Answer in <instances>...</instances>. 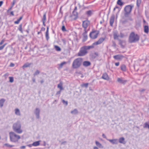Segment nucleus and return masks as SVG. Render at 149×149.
<instances>
[{
	"mask_svg": "<svg viewBox=\"0 0 149 149\" xmlns=\"http://www.w3.org/2000/svg\"><path fill=\"white\" fill-rule=\"evenodd\" d=\"M112 46L114 47H116V44L115 43V42H114V41H113V45Z\"/></svg>",
	"mask_w": 149,
	"mask_h": 149,
	"instance_id": "09e8293b",
	"label": "nucleus"
},
{
	"mask_svg": "<svg viewBox=\"0 0 149 149\" xmlns=\"http://www.w3.org/2000/svg\"><path fill=\"white\" fill-rule=\"evenodd\" d=\"M25 148V146H22L20 147L21 149H24Z\"/></svg>",
	"mask_w": 149,
	"mask_h": 149,
	"instance_id": "0e129e2a",
	"label": "nucleus"
},
{
	"mask_svg": "<svg viewBox=\"0 0 149 149\" xmlns=\"http://www.w3.org/2000/svg\"><path fill=\"white\" fill-rule=\"evenodd\" d=\"M95 45H93V44L91 46H85V48H86V50H89L91 49H93V48L94 47V46Z\"/></svg>",
	"mask_w": 149,
	"mask_h": 149,
	"instance_id": "cd10ccee",
	"label": "nucleus"
},
{
	"mask_svg": "<svg viewBox=\"0 0 149 149\" xmlns=\"http://www.w3.org/2000/svg\"><path fill=\"white\" fill-rule=\"evenodd\" d=\"M108 140L113 144H116L118 143V140L117 139H108Z\"/></svg>",
	"mask_w": 149,
	"mask_h": 149,
	"instance_id": "aec40b11",
	"label": "nucleus"
},
{
	"mask_svg": "<svg viewBox=\"0 0 149 149\" xmlns=\"http://www.w3.org/2000/svg\"><path fill=\"white\" fill-rule=\"evenodd\" d=\"M46 13H45L44 14L43 18L42 19V21L46 22Z\"/></svg>",
	"mask_w": 149,
	"mask_h": 149,
	"instance_id": "4c0bfd02",
	"label": "nucleus"
},
{
	"mask_svg": "<svg viewBox=\"0 0 149 149\" xmlns=\"http://www.w3.org/2000/svg\"><path fill=\"white\" fill-rule=\"evenodd\" d=\"M84 32L82 34L83 36V41L84 42L87 39L88 36L87 35V33L88 31H84Z\"/></svg>",
	"mask_w": 149,
	"mask_h": 149,
	"instance_id": "f8f14e48",
	"label": "nucleus"
},
{
	"mask_svg": "<svg viewBox=\"0 0 149 149\" xmlns=\"http://www.w3.org/2000/svg\"><path fill=\"white\" fill-rule=\"evenodd\" d=\"M62 31H66L65 28V27L64 26H62Z\"/></svg>",
	"mask_w": 149,
	"mask_h": 149,
	"instance_id": "49530a36",
	"label": "nucleus"
},
{
	"mask_svg": "<svg viewBox=\"0 0 149 149\" xmlns=\"http://www.w3.org/2000/svg\"><path fill=\"white\" fill-rule=\"evenodd\" d=\"M9 136L10 141L12 142H16L21 138L19 135H17L13 132L9 133Z\"/></svg>",
	"mask_w": 149,
	"mask_h": 149,
	"instance_id": "7ed1b4c3",
	"label": "nucleus"
},
{
	"mask_svg": "<svg viewBox=\"0 0 149 149\" xmlns=\"http://www.w3.org/2000/svg\"><path fill=\"white\" fill-rule=\"evenodd\" d=\"M22 24H20L18 28V30H19L21 33H23L22 29Z\"/></svg>",
	"mask_w": 149,
	"mask_h": 149,
	"instance_id": "c9c22d12",
	"label": "nucleus"
},
{
	"mask_svg": "<svg viewBox=\"0 0 149 149\" xmlns=\"http://www.w3.org/2000/svg\"><path fill=\"white\" fill-rule=\"evenodd\" d=\"M62 102L63 103V104H65L66 106H67L68 104V101H66L65 100H62Z\"/></svg>",
	"mask_w": 149,
	"mask_h": 149,
	"instance_id": "79ce46f5",
	"label": "nucleus"
},
{
	"mask_svg": "<svg viewBox=\"0 0 149 149\" xmlns=\"http://www.w3.org/2000/svg\"><path fill=\"white\" fill-rule=\"evenodd\" d=\"M14 66H15V64L13 63H10V67H13Z\"/></svg>",
	"mask_w": 149,
	"mask_h": 149,
	"instance_id": "864d4df0",
	"label": "nucleus"
},
{
	"mask_svg": "<svg viewBox=\"0 0 149 149\" xmlns=\"http://www.w3.org/2000/svg\"><path fill=\"white\" fill-rule=\"evenodd\" d=\"M22 17L21 16L20 17V18H19V19H18V20L20 21L22 19Z\"/></svg>",
	"mask_w": 149,
	"mask_h": 149,
	"instance_id": "338daca9",
	"label": "nucleus"
},
{
	"mask_svg": "<svg viewBox=\"0 0 149 149\" xmlns=\"http://www.w3.org/2000/svg\"><path fill=\"white\" fill-rule=\"evenodd\" d=\"M3 2L2 1H0V7H1L2 5Z\"/></svg>",
	"mask_w": 149,
	"mask_h": 149,
	"instance_id": "13d9d810",
	"label": "nucleus"
},
{
	"mask_svg": "<svg viewBox=\"0 0 149 149\" xmlns=\"http://www.w3.org/2000/svg\"><path fill=\"white\" fill-rule=\"evenodd\" d=\"M77 10V7L75 6V8L72 12V15L70 16L71 17L74 16V17L73 18L74 20H76L78 17V13L76 11Z\"/></svg>",
	"mask_w": 149,
	"mask_h": 149,
	"instance_id": "1a4fd4ad",
	"label": "nucleus"
},
{
	"mask_svg": "<svg viewBox=\"0 0 149 149\" xmlns=\"http://www.w3.org/2000/svg\"><path fill=\"white\" fill-rule=\"evenodd\" d=\"M40 110L39 108H36L34 111L36 117L37 118L39 119L40 118Z\"/></svg>",
	"mask_w": 149,
	"mask_h": 149,
	"instance_id": "9b49d317",
	"label": "nucleus"
},
{
	"mask_svg": "<svg viewBox=\"0 0 149 149\" xmlns=\"http://www.w3.org/2000/svg\"><path fill=\"white\" fill-rule=\"evenodd\" d=\"M117 81L119 83L123 84H125L127 82L126 80H123L122 78H118Z\"/></svg>",
	"mask_w": 149,
	"mask_h": 149,
	"instance_id": "4468645a",
	"label": "nucleus"
},
{
	"mask_svg": "<svg viewBox=\"0 0 149 149\" xmlns=\"http://www.w3.org/2000/svg\"><path fill=\"white\" fill-rule=\"evenodd\" d=\"M32 81L33 82L35 83L36 82V79L34 78L32 79Z\"/></svg>",
	"mask_w": 149,
	"mask_h": 149,
	"instance_id": "69168bd1",
	"label": "nucleus"
},
{
	"mask_svg": "<svg viewBox=\"0 0 149 149\" xmlns=\"http://www.w3.org/2000/svg\"><path fill=\"white\" fill-rule=\"evenodd\" d=\"M119 44L121 46V47H124L125 45V41L124 40H121L120 39H118Z\"/></svg>",
	"mask_w": 149,
	"mask_h": 149,
	"instance_id": "ddd939ff",
	"label": "nucleus"
},
{
	"mask_svg": "<svg viewBox=\"0 0 149 149\" xmlns=\"http://www.w3.org/2000/svg\"><path fill=\"white\" fill-rule=\"evenodd\" d=\"M95 144L96 146H98L100 148H103V146L99 142L96 141H95Z\"/></svg>",
	"mask_w": 149,
	"mask_h": 149,
	"instance_id": "a878e982",
	"label": "nucleus"
},
{
	"mask_svg": "<svg viewBox=\"0 0 149 149\" xmlns=\"http://www.w3.org/2000/svg\"><path fill=\"white\" fill-rule=\"evenodd\" d=\"M19 21L18 19L17 21H15L14 22V23L15 24H18L19 22Z\"/></svg>",
	"mask_w": 149,
	"mask_h": 149,
	"instance_id": "603ef678",
	"label": "nucleus"
},
{
	"mask_svg": "<svg viewBox=\"0 0 149 149\" xmlns=\"http://www.w3.org/2000/svg\"><path fill=\"white\" fill-rule=\"evenodd\" d=\"M4 48V46H1L0 47V50L3 49Z\"/></svg>",
	"mask_w": 149,
	"mask_h": 149,
	"instance_id": "052dcab7",
	"label": "nucleus"
},
{
	"mask_svg": "<svg viewBox=\"0 0 149 149\" xmlns=\"http://www.w3.org/2000/svg\"><path fill=\"white\" fill-rule=\"evenodd\" d=\"M134 7L133 5H128L126 6L124 8V11L125 12L124 15L125 17H128L127 20L132 21V19L130 17H129L133 8Z\"/></svg>",
	"mask_w": 149,
	"mask_h": 149,
	"instance_id": "f257e3e1",
	"label": "nucleus"
},
{
	"mask_svg": "<svg viewBox=\"0 0 149 149\" xmlns=\"http://www.w3.org/2000/svg\"><path fill=\"white\" fill-rule=\"evenodd\" d=\"M102 137L104 138H106V136L104 134H102Z\"/></svg>",
	"mask_w": 149,
	"mask_h": 149,
	"instance_id": "bf43d9fd",
	"label": "nucleus"
},
{
	"mask_svg": "<svg viewBox=\"0 0 149 149\" xmlns=\"http://www.w3.org/2000/svg\"><path fill=\"white\" fill-rule=\"evenodd\" d=\"M88 83H86L82 84L81 86L82 87H85L86 88H87L88 87Z\"/></svg>",
	"mask_w": 149,
	"mask_h": 149,
	"instance_id": "58836bf2",
	"label": "nucleus"
},
{
	"mask_svg": "<svg viewBox=\"0 0 149 149\" xmlns=\"http://www.w3.org/2000/svg\"><path fill=\"white\" fill-rule=\"evenodd\" d=\"M139 39V36L134 32H132L129 37V42L130 43L135 42L138 41Z\"/></svg>",
	"mask_w": 149,
	"mask_h": 149,
	"instance_id": "f03ea898",
	"label": "nucleus"
},
{
	"mask_svg": "<svg viewBox=\"0 0 149 149\" xmlns=\"http://www.w3.org/2000/svg\"><path fill=\"white\" fill-rule=\"evenodd\" d=\"M143 127L144 128H148L149 129V125L147 123H146L144 124Z\"/></svg>",
	"mask_w": 149,
	"mask_h": 149,
	"instance_id": "37998d69",
	"label": "nucleus"
},
{
	"mask_svg": "<svg viewBox=\"0 0 149 149\" xmlns=\"http://www.w3.org/2000/svg\"><path fill=\"white\" fill-rule=\"evenodd\" d=\"M15 2V0H13L12 6H13Z\"/></svg>",
	"mask_w": 149,
	"mask_h": 149,
	"instance_id": "e2e57ef3",
	"label": "nucleus"
},
{
	"mask_svg": "<svg viewBox=\"0 0 149 149\" xmlns=\"http://www.w3.org/2000/svg\"><path fill=\"white\" fill-rule=\"evenodd\" d=\"M125 36L124 34L122 33H120V37L121 38H123Z\"/></svg>",
	"mask_w": 149,
	"mask_h": 149,
	"instance_id": "de8ad7c7",
	"label": "nucleus"
},
{
	"mask_svg": "<svg viewBox=\"0 0 149 149\" xmlns=\"http://www.w3.org/2000/svg\"><path fill=\"white\" fill-rule=\"evenodd\" d=\"M88 52L85 48V46L81 47L78 54V56H83L86 55Z\"/></svg>",
	"mask_w": 149,
	"mask_h": 149,
	"instance_id": "0eeeda50",
	"label": "nucleus"
},
{
	"mask_svg": "<svg viewBox=\"0 0 149 149\" xmlns=\"http://www.w3.org/2000/svg\"><path fill=\"white\" fill-rule=\"evenodd\" d=\"M86 14L88 16H90L92 14V12L91 10H89L86 12Z\"/></svg>",
	"mask_w": 149,
	"mask_h": 149,
	"instance_id": "c756f323",
	"label": "nucleus"
},
{
	"mask_svg": "<svg viewBox=\"0 0 149 149\" xmlns=\"http://www.w3.org/2000/svg\"><path fill=\"white\" fill-rule=\"evenodd\" d=\"M119 64H120V63H119V62L116 63H115V65L116 66H118L119 65Z\"/></svg>",
	"mask_w": 149,
	"mask_h": 149,
	"instance_id": "5fc2aeb1",
	"label": "nucleus"
},
{
	"mask_svg": "<svg viewBox=\"0 0 149 149\" xmlns=\"http://www.w3.org/2000/svg\"><path fill=\"white\" fill-rule=\"evenodd\" d=\"M13 128V130L17 133L21 134L22 132V130L21 129V125L19 122H17L14 123Z\"/></svg>",
	"mask_w": 149,
	"mask_h": 149,
	"instance_id": "39448f33",
	"label": "nucleus"
},
{
	"mask_svg": "<svg viewBox=\"0 0 149 149\" xmlns=\"http://www.w3.org/2000/svg\"><path fill=\"white\" fill-rule=\"evenodd\" d=\"M119 142L120 143L125 144V139L123 137H121L119 139Z\"/></svg>",
	"mask_w": 149,
	"mask_h": 149,
	"instance_id": "4be33fe9",
	"label": "nucleus"
},
{
	"mask_svg": "<svg viewBox=\"0 0 149 149\" xmlns=\"http://www.w3.org/2000/svg\"><path fill=\"white\" fill-rule=\"evenodd\" d=\"M31 65L30 63H25L22 66L23 68L30 66Z\"/></svg>",
	"mask_w": 149,
	"mask_h": 149,
	"instance_id": "e433bc0d",
	"label": "nucleus"
},
{
	"mask_svg": "<svg viewBox=\"0 0 149 149\" xmlns=\"http://www.w3.org/2000/svg\"><path fill=\"white\" fill-rule=\"evenodd\" d=\"M115 8L116 9L117 8L118 9V11L119 12L120 11V8L118 7V6H116V7H115Z\"/></svg>",
	"mask_w": 149,
	"mask_h": 149,
	"instance_id": "6e6d98bb",
	"label": "nucleus"
},
{
	"mask_svg": "<svg viewBox=\"0 0 149 149\" xmlns=\"http://www.w3.org/2000/svg\"><path fill=\"white\" fill-rule=\"evenodd\" d=\"M54 48L56 49V50L57 51L59 52L61 51V48L59 47L57 45H54Z\"/></svg>",
	"mask_w": 149,
	"mask_h": 149,
	"instance_id": "7c9ffc66",
	"label": "nucleus"
},
{
	"mask_svg": "<svg viewBox=\"0 0 149 149\" xmlns=\"http://www.w3.org/2000/svg\"><path fill=\"white\" fill-rule=\"evenodd\" d=\"M61 90L57 91L56 93V95H60L61 94Z\"/></svg>",
	"mask_w": 149,
	"mask_h": 149,
	"instance_id": "8fccbe9b",
	"label": "nucleus"
},
{
	"mask_svg": "<svg viewBox=\"0 0 149 149\" xmlns=\"http://www.w3.org/2000/svg\"><path fill=\"white\" fill-rule=\"evenodd\" d=\"M45 28L44 27H42L41 29V30L40 31H45Z\"/></svg>",
	"mask_w": 149,
	"mask_h": 149,
	"instance_id": "4d7b16f0",
	"label": "nucleus"
},
{
	"mask_svg": "<svg viewBox=\"0 0 149 149\" xmlns=\"http://www.w3.org/2000/svg\"><path fill=\"white\" fill-rule=\"evenodd\" d=\"M105 38H101L96 42L93 43V45H97L102 43L104 40Z\"/></svg>",
	"mask_w": 149,
	"mask_h": 149,
	"instance_id": "9d476101",
	"label": "nucleus"
},
{
	"mask_svg": "<svg viewBox=\"0 0 149 149\" xmlns=\"http://www.w3.org/2000/svg\"><path fill=\"white\" fill-rule=\"evenodd\" d=\"M117 3L118 5H119L120 6H122L123 5L124 3L121 1V0H118L117 1Z\"/></svg>",
	"mask_w": 149,
	"mask_h": 149,
	"instance_id": "473e14b6",
	"label": "nucleus"
},
{
	"mask_svg": "<svg viewBox=\"0 0 149 149\" xmlns=\"http://www.w3.org/2000/svg\"><path fill=\"white\" fill-rule=\"evenodd\" d=\"M71 113L74 114H76L78 113V111L77 109H75L71 111Z\"/></svg>",
	"mask_w": 149,
	"mask_h": 149,
	"instance_id": "2f4dec72",
	"label": "nucleus"
},
{
	"mask_svg": "<svg viewBox=\"0 0 149 149\" xmlns=\"http://www.w3.org/2000/svg\"><path fill=\"white\" fill-rule=\"evenodd\" d=\"M9 78L10 79L9 81L10 82L12 83L13 82L14 79L13 77H9Z\"/></svg>",
	"mask_w": 149,
	"mask_h": 149,
	"instance_id": "c03bdc74",
	"label": "nucleus"
},
{
	"mask_svg": "<svg viewBox=\"0 0 149 149\" xmlns=\"http://www.w3.org/2000/svg\"><path fill=\"white\" fill-rule=\"evenodd\" d=\"M15 114L18 116H20L21 114L19 109L17 108L15 110Z\"/></svg>",
	"mask_w": 149,
	"mask_h": 149,
	"instance_id": "c85d7f7f",
	"label": "nucleus"
},
{
	"mask_svg": "<svg viewBox=\"0 0 149 149\" xmlns=\"http://www.w3.org/2000/svg\"><path fill=\"white\" fill-rule=\"evenodd\" d=\"M120 68L121 70L125 72L126 71V65L124 64H123L121 65Z\"/></svg>",
	"mask_w": 149,
	"mask_h": 149,
	"instance_id": "412c9836",
	"label": "nucleus"
},
{
	"mask_svg": "<svg viewBox=\"0 0 149 149\" xmlns=\"http://www.w3.org/2000/svg\"><path fill=\"white\" fill-rule=\"evenodd\" d=\"M62 84L61 83H60L58 84L57 87L58 88H59L60 89V90L62 91L63 90V88L62 87Z\"/></svg>",
	"mask_w": 149,
	"mask_h": 149,
	"instance_id": "f704fd0d",
	"label": "nucleus"
},
{
	"mask_svg": "<svg viewBox=\"0 0 149 149\" xmlns=\"http://www.w3.org/2000/svg\"><path fill=\"white\" fill-rule=\"evenodd\" d=\"M115 19V16L114 15H112L111 16L110 19V24L111 26H112L113 23L114 22Z\"/></svg>",
	"mask_w": 149,
	"mask_h": 149,
	"instance_id": "dca6fc26",
	"label": "nucleus"
},
{
	"mask_svg": "<svg viewBox=\"0 0 149 149\" xmlns=\"http://www.w3.org/2000/svg\"><path fill=\"white\" fill-rule=\"evenodd\" d=\"M4 41H5V40H1V42H0V45H2L3 44V43H4Z\"/></svg>",
	"mask_w": 149,
	"mask_h": 149,
	"instance_id": "3c124183",
	"label": "nucleus"
},
{
	"mask_svg": "<svg viewBox=\"0 0 149 149\" xmlns=\"http://www.w3.org/2000/svg\"><path fill=\"white\" fill-rule=\"evenodd\" d=\"M10 14L13 16H14V13H13V11H11L10 12Z\"/></svg>",
	"mask_w": 149,
	"mask_h": 149,
	"instance_id": "774afa93",
	"label": "nucleus"
},
{
	"mask_svg": "<svg viewBox=\"0 0 149 149\" xmlns=\"http://www.w3.org/2000/svg\"><path fill=\"white\" fill-rule=\"evenodd\" d=\"M102 78L107 81H109L110 79L107 74L106 73H104L103 74Z\"/></svg>",
	"mask_w": 149,
	"mask_h": 149,
	"instance_id": "2eb2a0df",
	"label": "nucleus"
},
{
	"mask_svg": "<svg viewBox=\"0 0 149 149\" xmlns=\"http://www.w3.org/2000/svg\"><path fill=\"white\" fill-rule=\"evenodd\" d=\"M4 146H6L7 147L11 148L14 146V145H10L8 143H5L4 144Z\"/></svg>",
	"mask_w": 149,
	"mask_h": 149,
	"instance_id": "ea45409f",
	"label": "nucleus"
},
{
	"mask_svg": "<svg viewBox=\"0 0 149 149\" xmlns=\"http://www.w3.org/2000/svg\"><path fill=\"white\" fill-rule=\"evenodd\" d=\"M90 24V22L88 20H86L83 21L82 26L84 28V31H88L87 28Z\"/></svg>",
	"mask_w": 149,
	"mask_h": 149,
	"instance_id": "6e6552de",
	"label": "nucleus"
},
{
	"mask_svg": "<svg viewBox=\"0 0 149 149\" xmlns=\"http://www.w3.org/2000/svg\"><path fill=\"white\" fill-rule=\"evenodd\" d=\"M27 146L29 147H31L32 146H33V145H32V144H30L28 145H27Z\"/></svg>",
	"mask_w": 149,
	"mask_h": 149,
	"instance_id": "680f3d73",
	"label": "nucleus"
},
{
	"mask_svg": "<svg viewBox=\"0 0 149 149\" xmlns=\"http://www.w3.org/2000/svg\"><path fill=\"white\" fill-rule=\"evenodd\" d=\"M91 65V63L90 61H86L83 62V65L85 67H87L90 66Z\"/></svg>",
	"mask_w": 149,
	"mask_h": 149,
	"instance_id": "a211bd4d",
	"label": "nucleus"
},
{
	"mask_svg": "<svg viewBox=\"0 0 149 149\" xmlns=\"http://www.w3.org/2000/svg\"><path fill=\"white\" fill-rule=\"evenodd\" d=\"M49 26H47V31L45 33V37L46 38V40L47 41H48L49 39Z\"/></svg>",
	"mask_w": 149,
	"mask_h": 149,
	"instance_id": "6ab92c4d",
	"label": "nucleus"
},
{
	"mask_svg": "<svg viewBox=\"0 0 149 149\" xmlns=\"http://www.w3.org/2000/svg\"><path fill=\"white\" fill-rule=\"evenodd\" d=\"M66 63H67L66 62H65V61L61 63L60 64V67L61 68H62L63 65L66 64Z\"/></svg>",
	"mask_w": 149,
	"mask_h": 149,
	"instance_id": "a18cd8bd",
	"label": "nucleus"
},
{
	"mask_svg": "<svg viewBox=\"0 0 149 149\" xmlns=\"http://www.w3.org/2000/svg\"><path fill=\"white\" fill-rule=\"evenodd\" d=\"M113 38L114 39H118L119 36L117 33H114L113 34Z\"/></svg>",
	"mask_w": 149,
	"mask_h": 149,
	"instance_id": "72a5a7b5",
	"label": "nucleus"
},
{
	"mask_svg": "<svg viewBox=\"0 0 149 149\" xmlns=\"http://www.w3.org/2000/svg\"><path fill=\"white\" fill-rule=\"evenodd\" d=\"M40 141H35V142H34L32 143V145H33V146H38L40 145Z\"/></svg>",
	"mask_w": 149,
	"mask_h": 149,
	"instance_id": "bb28decb",
	"label": "nucleus"
},
{
	"mask_svg": "<svg viewBox=\"0 0 149 149\" xmlns=\"http://www.w3.org/2000/svg\"><path fill=\"white\" fill-rule=\"evenodd\" d=\"M144 32L146 33H148L149 32V27L148 26H144Z\"/></svg>",
	"mask_w": 149,
	"mask_h": 149,
	"instance_id": "5701e85b",
	"label": "nucleus"
},
{
	"mask_svg": "<svg viewBox=\"0 0 149 149\" xmlns=\"http://www.w3.org/2000/svg\"><path fill=\"white\" fill-rule=\"evenodd\" d=\"M5 101V99L3 98H2L0 100V107L1 108L3 106V103Z\"/></svg>",
	"mask_w": 149,
	"mask_h": 149,
	"instance_id": "b1692460",
	"label": "nucleus"
},
{
	"mask_svg": "<svg viewBox=\"0 0 149 149\" xmlns=\"http://www.w3.org/2000/svg\"><path fill=\"white\" fill-rule=\"evenodd\" d=\"M100 32L99 31L93 30L89 34V36L90 38L93 39L96 38L99 34Z\"/></svg>",
	"mask_w": 149,
	"mask_h": 149,
	"instance_id": "423d86ee",
	"label": "nucleus"
},
{
	"mask_svg": "<svg viewBox=\"0 0 149 149\" xmlns=\"http://www.w3.org/2000/svg\"><path fill=\"white\" fill-rule=\"evenodd\" d=\"M141 0H136V6L138 8H139L141 5Z\"/></svg>",
	"mask_w": 149,
	"mask_h": 149,
	"instance_id": "393cba45",
	"label": "nucleus"
},
{
	"mask_svg": "<svg viewBox=\"0 0 149 149\" xmlns=\"http://www.w3.org/2000/svg\"><path fill=\"white\" fill-rule=\"evenodd\" d=\"M113 57L115 59L120 60L123 58V56L121 55H118L114 56Z\"/></svg>",
	"mask_w": 149,
	"mask_h": 149,
	"instance_id": "f3484780",
	"label": "nucleus"
},
{
	"mask_svg": "<svg viewBox=\"0 0 149 149\" xmlns=\"http://www.w3.org/2000/svg\"><path fill=\"white\" fill-rule=\"evenodd\" d=\"M40 73V71L38 70H37L33 74V75L34 76H35L36 75H38Z\"/></svg>",
	"mask_w": 149,
	"mask_h": 149,
	"instance_id": "a19ab883",
	"label": "nucleus"
},
{
	"mask_svg": "<svg viewBox=\"0 0 149 149\" xmlns=\"http://www.w3.org/2000/svg\"><path fill=\"white\" fill-rule=\"evenodd\" d=\"M82 61V59L81 58H78L75 59L73 62L72 67L74 69L79 68L81 65Z\"/></svg>",
	"mask_w": 149,
	"mask_h": 149,
	"instance_id": "20e7f679",
	"label": "nucleus"
}]
</instances>
